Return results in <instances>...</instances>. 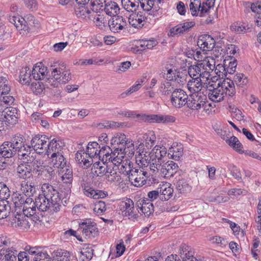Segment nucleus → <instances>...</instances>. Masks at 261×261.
<instances>
[{"label":"nucleus","instance_id":"f257e3e1","mask_svg":"<svg viewBox=\"0 0 261 261\" xmlns=\"http://www.w3.org/2000/svg\"><path fill=\"white\" fill-rule=\"evenodd\" d=\"M42 194L35 199V204L40 211L49 210L50 212H57L60 209L61 197L58 191L49 184H44L42 187Z\"/></svg>","mask_w":261,"mask_h":261},{"label":"nucleus","instance_id":"f03ea898","mask_svg":"<svg viewBox=\"0 0 261 261\" xmlns=\"http://www.w3.org/2000/svg\"><path fill=\"white\" fill-rule=\"evenodd\" d=\"M215 68V60L213 57H206L197 64L189 66L188 73L191 77H200L203 81L207 82Z\"/></svg>","mask_w":261,"mask_h":261},{"label":"nucleus","instance_id":"7ed1b4c3","mask_svg":"<svg viewBox=\"0 0 261 261\" xmlns=\"http://www.w3.org/2000/svg\"><path fill=\"white\" fill-rule=\"evenodd\" d=\"M10 142L13 145V147H14L18 155L22 156L21 159H27L30 157L31 147L25 144V139L22 136L15 135Z\"/></svg>","mask_w":261,"mask_h":261},{"label":"nucleus","instance_id":"20e7f679","mask_svg":"<svg viewBox=\"0 0 261 261\" xmlns=\"http://www.w3.org/2000/svg\"><path fill=\"white\" fill-rule=\"evenodd\" d=\"M78 230L87 239L93 238L97 236L98 230L96 223L91 219H83L79 223Z\"/></svg>","mask_w":261,"mask_h":261},{"label":"nucleus","instance_id":"39448f33","mask_svg":"<svg viewBox=\"0 0 261 261\" xmlns=\"http://www.w3.org/2000/svg\"><path fill=\"white\" fill-rule=\"evenodd\" d=\"M111 146L114 150V155L119 154V152H123L125 150L124 147L125 145L128 147H134V144L132 142H128L126 140L125 135L123 134H118L113 137L111 140Z\"/></svg>","mask_w":261,"mask_h":261},{"label":"nucleus","instance_id":"423d86ee","mask_svg":"<svg viewBox=\"0 0 261 261\" xmlns=\"http://www.w3.org/2000/svg\"><path fill=\"white\" fill-rule=\"evenodd\" d=\"M206 96L202 93L191 94L187 105L192 110H198L201 108L205 110L207 106H210L206 102Z\"/></svg>","mask_w":261,"mask_h":261},{"label":"nucleus","instance_id":"0eeeda50","mask_svg":"<svg viewBox=\"0 0 261 261\" xmlns=\"http://www.w3.org/2000/svg\"><path fill=\"white\" fill-rule=\"evenodd\" d=\"M48 138L45 135H37L31 141V149H33L37 153H46Z\"/></svg>","mask_w":261,"mask_h":261},{"label":"nucleus","instance_id":"6e6552de","mask_svg":"<svg viewBox=\"0 0 261 261\" xmlns=\"http://www.w3.org/2000/svg\"><path fill=\"white\" fill-rule=\"evenodd\" d=\"M51 76L58 82L66 83L71 80V72L64 65L52 69Z\"/></svg>","mask_w":261,"mask_h":261},{"label":"nucleus","instance_id":"1a4fd4ad","mask_svg":"<svg viewBox=\"0 0 261 261\" xmlns=\"http://www.w3.org/2000/svg\"><path fill=\"white\" fill-rule=\"evenodd\" d=\"M147 172L140 169L134 168L129 175V181L135 187H142L146 183Z\"/></svg>","mask_w":261,"mask_h":261},{"label":"nucleus","instance_id":"9d476101","mask_svg":"<svg viewBox=\"0 0 261 261\" xmlns=\"http://www.w3.org/2000/svg\"><path fill=\"white\" fill-rule=\"evenodd\" d=\"M32 223V219L24 213L16 214L12 220V224L14 227L24 230H28Z\"/></svg>","mask_w":261,"mask_h":261},{"label":"nucleus","instance_id":"9b49d317","mask_svg":"<svg viewBox=\"0 0 261 261\" xmlns=\"http://www.w3.org/2000/svg\"><path fill=\"white\" fill-rule=\"evenodd\" d=\"M119 208L123 215L128 217L129 219L135 220L138 218V215L134 212V202L130 199H126L120 202Z\"/></svg>","mask_w":261,"mask_h":261},{"label":"nucleus","instance_id":"f8f14e48","mask_svg":"<svg viewBox=\"0 0 261 261\" xmlns=\"http://www.w3.org/2000/svg\"><path fill=\"white\" fill-rule=\"evenodd\" d=\"M188 98L185 91L181 89L176 88L171 96V102L175 107L180 108L187 104Z\"/></svg>","mask_w":261,"mask_h":261},{"label":"nucleus","instance_id":"ddd939ff","mask_svg":"<svg viewBox=\"0 0 261 261\" xmlns=\"http://www.w3.org/2000/svg\"><path fill=\"white\" fill-rule=\"evenodd\" d=\"M127 22L125 18L122 16H117L113 18L109 21V26L111 32L119 33L123 30H125Z\"/></svg>","mask_w":261,"mask_h":261},{"label":"nucleus","instance_id":"4468645a","mask_svg":"<svg viewBox=\"0 0 261 261\" xmlns=\"http://www.w3.org/2000/svg\"><path fill=\"white\" fill-rule=\"evenodd\" d=\"M189 8L193 16H197L199 14L200 17H203L208 12V9L205 8L200 0H190Z\"/></svg>","mask_w":261,"mask_h":261},{"label":"nucleus","instance_id":"2eb2a0df","mask_svg":"<svg viewBox=\"0 0 261 261\" xmlns=\"http://www.w3.org/2000/svg\"><path fill=\"white\" fill-rule=\"evenodd\" d=\"M2 118L10 125L16 123L18 119L17 110L13 107H7L2 112Z\"/></svg>","mask_w":261,"mask_h":261},{"label":"nucleus","instance_id":"dca6fc26","mask_svg":"<svg viewBox=\"0 0 261 261\" xmlns=\"http://www.w3.org/2000/svg\"><path fill=\"white\" fill-rule=\"evenodd\" d=\"M25 251L31 255H34L33 261H51V258L46 252H42L38 247L26 246Z\"/></svg>","mask_w":261,"mask_h":261},{"label":"nucleus","instance_id":"f3484780","mask_svg":"<svg viewBox=\"0 0 261 261\" xmlns=\"http://www.w3.org/2000/svg\"><path fill=\"white\" fill-rule=\"evenodd\" d=\"M195 24V23L194 21H188L179 23L171 28L168 35L172 37L179 36L188 32Z\"/></svg>","mask_w":261,"mask_h":261},{"label":"nucleus","instance_id":"a211bd4d","mask_svg":"<svg viewBox=\"0 0 261 261\" xmlns=\"http://www.w3.org/2000/svg\"><path fill=\"white\" fill-rule=\"evenodd\" d=\"M218 87L223 91V94L228 97H232L236 94L233 81L227 77L218 84Z\"/></svg>","mask_w":261,"mask_h":261},{"label":"nucleus","instance_id":"6ab92c4d","mask_svg":"<svg viewBox=\"0 0 261 261\" xmlns=\"http://www.w3.org/2000/svg\"><path fill=\"white\" fill-rule=\"evenodd\" d=\"M179 255L182 261H203L197 259L194 257L193 249L185 244H181L180 246Z\"/></svg>","mask_w":261,"mask_h":261},{"label":"nucleus","instance_id":"aec40b11","mask_svg":"<svg viewBox=\"0 0 261 261\" xmlns=\"http://www.w3.org/2000/svg\"><path fill=\"white\" fill-rule=\"evenodd\" d=\"M215 40L208 35H203L199 37L197 45L203 51H209L213 49L215 46Z\"/></svg>","mask_w":261,"mask_h":261},{"label":"nucleus","instance_id":"412c9836","mask_svg":"<svg viewBox=\"0 0 261 261\" xmlns=\"http://www.w3.org/2000/svg\"><path fill=\"white\" fill-rule=\"evenodd\" d=\"M65 147L63 141L60 139H53L47 144L46 154L49 156L52 153L56 154L63 153L62 150Z\"/></svg>","mask_w":261,"mask_h":261},{"label":"nucleus","instance_id":"4be33fe9","mask_svg":"<svg viewBox=\"0 0 261 261\" xmlns=\"http://www.w3.org/2000/svg\"><path fill=\"white\" fill-rule=\"evenodd\" d=\"M178 165L172 161L165 162L160 173L165 178H169L173 176L178 170Z\"/></svg>","mask_w":261,"mask_h":261},{"label":"nucleus","instance_id":"5701e85b","mask_svg":"<svg viewBox=\"0 0 261 261\" xmlns=\"http://www.w3.org/2000/svg\"><path fill=\"white\" fill-rule=\"evenodd\" d=\"M163 0H139L141 8L144 11H149L151 9L158 11L163 5Z\"/></svg>","mask_w":261,"mask_h":261},{"label":"nucleus","instance_id":"b1692460","mask_svg":"<svg viewBox=\"0 0 261 261\" xmlns=\"http://www.w3.org/2000/svg\"><path fill=\"white\" fill-rule=\"evenodd\" d=\"M191 78L192 79L189 80L187 84L188 89L191 94L201 93L200 92L206 82L203 81L200 77Z\"/></svg>","mask_w":261,"mask_h":261},{"label":"nucleus","instance_id":"393cba45","mask_svg":"<svg viewBox=\"0 0 261 261\" xmlns=\"http://www.w3.org/2000/svg\"><path fill=\"white\" fill-rule=\"evenodd\" d=\"M27 163L20 164L16 168V172L19 177L25 180L32 177V167L28 164L29 162H32L30 159H27Z\"/></svg>","mask_w":261,"mask_h":261},{"label":"nucleus","instance_id":"a878e982","mask_svg":"<svg viewBox=\"0 0 261 261\" xmlns=\"http://www.w3.org/2000/svg\"><path fill=\"white\" fill-rule=\"evenodd\" d=\"M17 251L14 246L0 250V260L1 261H14L16 259Z\"/></svg>","mask_w":261,"mask_h":261},{"label":"nucleus","instance_id":"bb28decb","mask_svg":"<svg viewBox=\"0 0 261 261\" xmlns=\"http://www.w3.org/2000/svg\"><path fill=\"white\" fill-rule=\"evenodd\" d=\"M47 68L42 63H39L34 66L32 70V75L36 81L43 80L47 74Z\"/></svg>","mask_w":261,"mask_h":261},{"label":"nucleus","instance_id":"cd10ccee","mask_svg":"<svg viewBox=\"0 0 261 261\" xmlns=\"http://www.w3.org/2000/svg\"><path fill=\"white\" fill-rule=\"evenodd\" d=\"M175 89L174 82L165 81L161 84L159 92L163 97L172 96Z\"/></svg>","mask_w":261,"mask_h":261},{"label":"nucleus","instance_id":"c85d7f7f","mask_svg":"<svg viewBox=\"0 0 261 261\" xmlns=\"http://www.w3.org/2000/svg\"><path fill=\"white\" fill-rule=\"evenodd\" d=\"M159 193H160V198L162 200H168L172 196L173 189L171 187V185L169 182H165L160 184L158 188Z\"/></svg>","mask_w":261,"mask_h":261},{"label":"nucleus","instance_id":"c756f323","mask_svg":"<svg viewBox=\"0 0 261 261\" xmlns=\"http://www.w3.org/2000/svg\"><path fill=\"white\" fill-rule=\"evenodd\" d=\"M50 159L55 168L62 169L68 165L67 164V161L63 156V153L58 154L53 153L50 155Z\"/></svg>","mask_w":261,"mask_h":261},{"label":"nucleus","instance_id":"7c9ffc66","mask_svg":"<svg viewBox=\"0 0 261 261\" xmlns=\"http://www.w3.org/2000/svg\"><path fill=\"white\" fill-rule=\"evenodd\" d=\"M16 153V150L9 141H6L0 146V154L3 157L10 158Z\"/></svg>","mask_w":261,"mask_h":261},{"label":"nucleus","instance_id":"2f4dec72","mask_svg":"<svg viewBox=\"0 0 261 261\" xmlns=\"http://www.w3.org/2000/svg\"><path fill=\"white\" fill-rule=\"evenodd\" d=\"M100 145L96 142H89L87 146L85 156L91 160L92 158H98Z\"/></svg>","mask_w":261,"mask_h":261},{"label":"nucleus","instance_id":"473e14b6","mask_svg":"<svg viewBox=\"0 0 261 261\" xmlns=\"http://www.w3.org/2000/svg\"><path fill=\"white\" fill-rule=\"evenodd\" d=\"M36 174L38 176H41L45 180H50L54 177L55 172L54 169L49 166L41 167L36 170Z\"/></svg>","mask_w":261,"mask_h":261},{"label":"nucleus","instance_id":"72a5a7b5","mask_svg":"<svg viewBox=\"0 0 261 261\" xmlns=\"http://www.w3.org/2000/svg\"><path fill=\"white\" fill-rule=\"evenodd\" d=\"M223 92L218 86L216 88L213 87V89H208V96L213 101L220 102L224 99L225 96Z\"/></svg>","mask_w":261,"mask_h":261},{"label":"nucleus","instance_id":"f704fd0d","mask_svg":"<svg viewBox=\"0 0 261 261\" xmlns=\"http://www.w3.org/2000/svg\"><path fill=\"white\" fill-rule=\"evenodd\" d=\"M98 152V159H100L101 155H102V161H105V162L109 161L112 158V156L115 155H114V150L111 146H102L100 148Z\"/></svg>","mask_w":261,"mask_h":261},{"label":"nucleus","instance_id":"c9c22d12","mask_svg":"<svg viewBox=\"0 0 261 261\" xmlns=\"http://www.w3.org/2000/svg\"><path fill=\"white\" fill-rule=\"evenodd\" d=\"M104 11L108 15L116 17L119 12L120 8L116 2L110 1L105 4Z\"/></svg>","mask_w":261,"mask_h":261},{"label":"nucleus","instance_id":"e433bc0d","mask_svg":"<svg viewBox=\"0 0 261 261\" xmlns=\"http://www.w3.org/2000/svg\"><path fill=\"white\" fill-rule=\"evenodd\" d=\"M32 71L25 66L21 68L19 73V81L23 85H29L31 81Z\"/></svg>","mask_w":261,"mask_h":261},{"label":"nucleus","instance_id":"4c0bfd02","mask_svg":"<svg viewBox=\"0 0 261 261\" xmlns=\"http://www.w3.org/2000/svg\"><path fill=\"white\" fill-rule=\"evenodd\" d=\"M138 120L141 121L148 123H162V115L151 114V115H137Z\"/></svg>","mask_w":261,"mask_h":261},{"label":"nucleus","instance_id":"58836bf2","mask_svg":"<svg viewBox=\"0 0 261 261\" xmlns=\"http://www.w3.org/2000/svg\"><path fill=\"white\" fill-rule=\"evenodd\" d=\"M223 140H225L226 143L236 151L240 153H242L244 152L242 150L243 145L236 137L233 136L229 138L228 137H224Z\"/></svg>","mask_w":261,"mask_h":261},{"label":"nucleus","instance_id":"ea45409f","mask_svg":"<svg viewBox=\"0 0 261 261\" xmlns=\"http://www.w3.org/2000/svg\"><path fill=\"white\" fill-rule=\"evenodd\" d=\"M155 156L151 158L149 168L153 172H160L162 171L163 165L165 163L163 159L155 158Z\"/></svg>","mask_w":261,"mask_h":261},{"label":"nucleus","instance_id":"a19ab883","mask_svg":"<svg viewBox=\"0 0 261 261\" xmlns=\"http://www.w3.org/2000/svg\"><path fill=\"white\" fill-rule=\"evenodd\" d=\"M192 187L188 181L184 178L179 179L176 184V189L178 193L185 194L191 190Z\"/></svg>","mask_w":261,"mask_h":261},{"label":"nucleus","instance_id":"79ce46f5","mask_svg":"<svg viewBox=\"0 0 261 261\" xmlns=\"http://www.w3.org/2000/svg\"><path fill=\"white\" fill-rule=\"evenodd\" d=\"M183 154V147L181 144L177 145L170 147L168 150V155L175 160H179Z\"/></svg>","mask_w":261,"mask_h":261},{"label":"nucleus","instance_id":"37998d69","mask_svg":"<svg viewBox=\"0 0 261 261\" xmlns=\"http://www.w3.org/2000/svg\"><path fill=\"white\" fill-rule=\"evenodd\" d=\"M85 154L86 152H85L84 150H79L75 154V159L79 163L81 164L83 163L84 166L86 168H88L93 163V160L91 159V160H90L88 156L86 157Z\"/></svg>","mask_w":261,"mask_h":261},{"label":"nucleus","instance_id":"c03bdc74","mask_svg":"<svg viewBox=\"0 0 261 261\" xmlns=\"http://www.w3.org/2000/svg\"><path fill=\"white\" fill-rule=\"evenodd\" d=\"M106 163L105 161H102V162L98 161L93 164L92 169L94 171L97 176H101L107 173L108 165L106 164Z\"/></svg>","mask_w":261,"mask_h":261},{"label":"nucleus","instance_id":"a18cd8bd","mask_svg":"<svg viewBox=\"0 0 261 261\" xmlns=\"http://www.w3.org/2000/svg\"><path fill=\"white\" fill-rule=\"evenodd\" d=\"M139 0H121L122 5L128 12H134L139 8Z\"/></svg>","mask_w":261,"mask_h":261},{"label":"nucleus","instance_id":"49530a36","mask_svg":"<svg viewBox=\"0 0 261 261\" xmlns=\"http://www.w3.org/2000/svg\"><path fill=\"white\" fill-rule=\"evenodd\" d=\"M62 180L67 185H70L73 180V172L72 168L68 165L64 169H62Z\"/></svg>","mask_w":261,"mask_h":261},{"label":"nucleus","instance_id":"de8ad7c7","mask_svg":"<svg viewBox=\"0 0 261 261\" xmlns=\"http://www.w3.org/2000/svg\"><path fill=\"white\" fill-rule=\"evenodd\" d=\"M21 190L26 197L33 196L36 191V188L34 185L25 181L21 184Z\"/></svg>","mask_w":261,"mask_h":261},{"label":"nucleus","instance_id":"09e8293b","mask_svg":"<svg viewBox=\"0 0 261 261\" xmlns=\"http://www.w3.org/2000/svg\"><path fill=\"white\" fill-rule=\"evenodd\" d=\"M150 155V152L147 153L146 152L144 154H140V156L136 160L138 165L142 168L148 166L149 167L151 158H152Z\"/></svg>","mask_w":261,"mask_h":261},{"label":"nucleus","instance_id":"8fccbe9b","mask_svg":"<svg viewBox=\"0 0 261 261\" xmlns=\"http://www.w3.org/2000/svg\"><path fill=\"white\" fill-rule=\"evenodd\" d=\"M84 193L87 196L93 198L94 199L103 198L107 195V194L103 191L95 190L91 188L84 189Z\"/></svg>","mask_w":261,"mask_h":261},{"label":"nucleus","instance_id":"3c124183","mask_svg":"<svg viewBox=\"0 0 261 261\" xmlns=\"http://www.w3.org/2000/svg\"><path fill=\"white\" fill-rule=\"evenodd\" d=\"M152 157L155 156V158L163 159L167 154V149L161 145H155L150 152Z\"/></svg>","mask_w":261,"mask_h":261},{"label":"nucleus","instance_id":"603ef678","mask_svg":"<svg viewBox=\"0 0 261 261\" xmlns=\"http://www.w3.org/2000/svg\"><path fill=\"white\" fill-rule=\"evenodd\" d=\"M145 20V17L142 14L138 13L130 15L128 20L130 24L135 28L140 27L143 25L142 22Z\"/></svg>","mask_w":261,"mask_h":261},{"label":"nucleus","instance_id":"864d4df0","mask_svg":"<svg viewBox=\"0 0 261 261\" xmlns=\"http://www.w3.org/2000/svg\"><path fill=\"white\" fill-rule=\"evenodd\" d=\"M145 140V146L147 149H150L155 144L156 137L154 132H149L145 134L143 137Z\"/></svg>","mask_w":261,"mask_h":261},{"label":"nucleus","instance_id":"5fc2aeb1","mask_svg":"<svg viewBox=\"0 0 261 261\" xmlns=\"http://www.w3.org/2000/svg\"><path fill=\"white\" fill-rule=\"evenodd\" d=\"M132 165L133 164L129 161H123L119 165V170L122 174L129 176V175L132 173V171L135 168L133 167Z\"/></svg>","mask_w":261,"mask_h":261},{"label":"nucleus","instance_id":"6e6d98bb","mask_svg":"<svg viewBox=\"0 0 261 261\" xmlns=\"http://www.w3.org/2000/svg\"><path fill=\"white\" fill-rule=\"evenodd\" d=\"M27 197L23 194L16 192L14 193L12 196V200L16 207H22L23 204L25 203V199Z\"/></svg>","mask_w":261,"mask_h":261},{"label":"nucleus","instance_id":"4d7b16f0","mask_svg":"<svg viewBox=\"0 0 261 261\" xmlns=\"http://www.w3.org/2000/svg\"><path fill=\"white\" fill-rule=\"evenodd\" d=\"M105 0H91V6L93 11L98 13L105 10Z\"/></svg>","mask_w":261,"mask_h":261},{"label":"nucleus","instance_id":"13d9d810","mask_svg":"<svg viewBox=\"0 0 261 261\" xmlns=\"http://www.w3.org/2000/svg\"><path fill=\"white\" fill-rule=\"evenodd\" d=\"M237 65V61L235 60H234L233 62H230L229 63V65L227 67H225V66H220V65H218L215 68V72L216 74H218V72H221L220 70L218 71V67H219L220 68H221L224 71H225L226 73L232 74L236 71Z\"/></svg>","mask_w":261,"mask_h":261},{"label":"nucleus","instance_id":"bf43d9fd","mask_svg":"<svg viewBox=\"0 0 261 261\" xmlns=\"http://www.w3.org/2000/svg\"><path fill=\"white\" fill-rule=\"evenodd\" d=\"M7 202L4 200L0 201V220L7 218L10 213V206Z\"/></svg>","mask_w":261,"mask_h":261},{"label":"nucleus","instance_id":"052dcab7","mask_svg":"<svg viewBox=\"0 0 261 261\" xmlns=\"http://www.w3.org/2000/svg\"><path fill=\"white\" fill-rule=\"evenodd\" d=\"M70 254L66 250H61L56 252V256L53 261H70Z\"/></svg>","mask_w":261,"mask_h":261},{"label":"nucleus","instance_id":"680f3d73","mask_svg":"<svg viewBox=\"0 0 261 261\" xmlns=\"http://www.w3.org/2000/svg\"><path fill=\"white\" fill-rule=\"evenodd\" d=\"M31 88L34 93L40 94L43 92L45 86L42 82L40 81H36L31 84Z\"/></svg>","mask_w":261,"mask_h":261},{"label":"nucleus","instance_id":"e2e57ef3","mask_svg":"<svg viewBox=\"0 0 261 261\" xmlns=\"http://www.w3.org/2000/svg\"><path fill=\"white\" fill-rule=\"evenodd\" d=\"M10 91V86L7 79L5 77H0V93L2 95L8 94Z\"/></svg>","mask_w":261,"mask_h":261},{"label":"nucleus","instance_id":"0e129e2a","mask_svg":"<svg viewBox=\"0 0 261 261\" xmlns=\"http://www.w3.org/2000/svg\"><path fill=\"white\" fill-rule=\"evenodd\" d=\"M144 205L142 207L141 212L145 216H149L154 211L153 203L147 199L145 200Z\"/></svg>","mask_w":261,"mask_h":261},{"label":"nucleus","instance_id":"69168bd1","mask_svg":"<svg viewBox=\"0 0 261 261\" xmlns=\"http://www.w3.org/2000/svg\"><path fill=\"white\" fill-rule=\"evenodd\" d=\"M113 174H107V179L111 183L120 184L123 181L120 174L117 172H113Z\"/></svg>","mask_w":261,"mask_h":261},{"label":"nucleus","instance_id":"338daca9","mask_svg":"<svg viewBox=\"0 0 261 261\" xmlns=\"http://www.w3.org/2000/svg\"><path fill=\"white\" fill-rule=\"evenodd\" d=\"M106 210V205L103 201L99 200L95 203L93 208L94 212L98 215H100Z\"/></svg>","mask_w":261,"mask_h":261},{"label":"nucleus","instance_id":"774afa93","mask_svg":"<svg viewBox=\"0 0 261 261\" xmlns=\"http://www.w3.org/2000/svg\"><path fill=\"white\" fill-rule=\"evenodd\" d=\"M10 191L3 182H0V199L4 200L10 197Z\"/></svg>","mask_w":261,"mask_h":261}]
</instances>
